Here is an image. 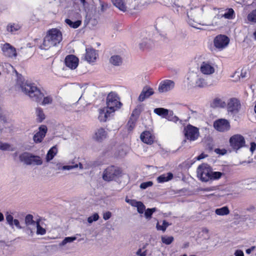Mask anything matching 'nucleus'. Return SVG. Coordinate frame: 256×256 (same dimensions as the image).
<instances>
[{"label": "nucleus", "instance_id": "de8ad7c7", "mask_svg": "<svg viewBox=\"0 0 256 256\" xmlns=\"http://www.w3.org/2000/svg\"><path fill=\"white\" fill-rule=\"evenodd\" d=\"M99 218V216L98 213H94L92 216L88 218V222L90 224H92L94 222L98 220Z\"/></svg>", "mask_w": 256, "mask_h": 256}, {"label": "nucleus", "instance_id": "8fccbe9b", "mask_svg": "<svg viewBox=\"0 0 256 256\" xmlns=\"http://www.w3.org/2000/svg\"><path fill=\"white\" fill-rule=\"evenodd\" d=\"M167 120L170 121L174 122H176L178 121L179 120V118L178 117H177L176 116H174V113L172 111H170V114L168 116Z\"/></svg>", "mask_w": 256, "mask_h": 256}, {"label": "nucleus", "instance_id": "bf43d9fd", "mask_svg": "<svg viewBox=\"0 0 256 256\" xmlns=\"http://www.w3.org/2000/svg\"><path fill=\"white\" fill-rule=\"evenodd\" d=\"M256 150V144L254 142L250 143V151L252 153Z\"/></svg>", "mask_w": 256, "mask_h": 256}, {"label": "nucleus", "instance_id": "ea45409f", "mask_svg": "<svg viewBox=\"0 0 256 256\" xmlns=\"http://www.w3.org/2000/svg\"><path fill=\"white\" fill-rule=\"evenodd\" d=\"M161 240L162 243L169 245L171 244L174 240V238L172 236H162Z\"/></svg>", "mask_w": 256, "mask_h": 256}, {"label": "nucleus", "instance_id": "37998d69", "mask_svg": "<svg viewBox=\"0 0 256 256\" xmlns=\"http://www.w3.org/2000/svg\"><path fill=\"white\" fill-rule=\"evenodd\" d=\"M0 150H2L13 151L14 148L8 143H3L0 141Z\"/></svg>", "mask_w": 256, "mask_h": 256}, {"label": "nucleus", "instance_id": "f3484780", "mask_svg": "<svg viewBox=\"0 0 256 256\" xmlns=\"http://www.w3.org/2000/svg\"><path fill=\"white\" fill-rule=\"evenodd\" d=\"M78 58L74 55H68L66 57L65 64L72 70L76 69L78 64Z\"/></svg>", "mask_w": 256, "mask_h": 256}, {"label": "nucleus", "instance_id": "a211bd4d", "mask_svg": "<svg viewBox=\"0 0 256 256\" xmlns=\"http://www.w3.org/2000/svg\"><path fill=\"white\" fill-rule=\"evenodd\" d=\"M114 112H111V110L108 107H105L99 110L98 120L100 122H105L110 116Z\"/></svg>", "mask_w": 256, "mask_h": 256}, {"label": "nucleus", "instance_id": "6ab92c4d", "mask_svg": "<svg viewBox=\"0 0 256 256\" xmlns=\"http://www.w3.org/2000/svg\"><path fill=\"white\" fill-rule=\"evenodd\" d=\"M86 50L85 60L90 63L94 62L98 56L96 50L92 48H86Z\"/></svg>", "mask_w": 256, "mask_h": 256}, {"label": "nucleus", "instance_id": "f03ea898", "mask_svg": "<svg viewBox=\"0 0 256 256\" xmlns=\"http://www.w3.org/2000/svg\"><path fill=\"white\" fill-rule=\"evenodd\" d=\"M62 40V34L59 30L57 28L50 29L47 32L40 48L42 50H48L52 46H56Z\"/></svg>", "mask_w": 256, "mask_h": 256}, {"label": "nucleus", "instance_id": "4c0bfd02", "mask_svg": "<svg viewBox=\"0 0 256 256\" xmlns=\"http://www.w3.org/2000/svg\"><path fill=\"white\" fill-rule=\"evenodd\" d=\"M196 86L200 88H204L208 86L206 81L203 78H198L196 82Z\"/></svg>", "mask_w": 256, "mask_h": 256}, {"label": "nucleus", "instance_id": "39448f33", "mask_svg": "<svg viewBox=\"0 0 256 256\" xmlns=\"http://www.w3.org/2000/svg\"><path fill=\"white\" fill-rule=\"evenodd\" d=\"M121 174V170L118 167L111 166L108 167L104 172L102 178L108 182L112 180L119 176Z\"/></svg>", "mask_w": 256, "mask_h": 256}, {"label": "nucleus", "instance_id": "603ef678", "mask_svg": "<svg viewBox=\"0 0 256 256\" xmlns=\"http://www.w3.org/2000/svg\"><path fill=\"white\" fill-rule=\"evenodd\" d=\"M140 114V110L139 108H135L132 112L130 118H136V120L138 118V116Z\"/></svg>", "mask_w": 256, "mask_h": 256}, {"label": "nucleus", "instance_id": "dca6fc26", "mask_svg": "<svg viewBox=\"0 0 256 256\" xmlns=\"http://www.w3.org/2000/svg\"><path fill=\"white\" fill-rule=\"evenodd\" d=\"M214 128L220 132H225L230 128V124L228 120L224 119H220L214 122Z\"/></svg>", "mask_w": 256, "mask_h": 256}, {"label": "nucleus", "instance_id": "a878e982", "mask_svg": "<svg viewBox=\"0 0 256 256\" xmlns=\"http://www.w3.org/2000/svg\"><path fill=\"white\" fill-rule=\"evenodd\" d=\"M56 168L55 169L56 170H71L74 168H78V165H73V166H64L63 164L61 162H57L55 164Z\"/></svg>", "mask_w": 256, "mask_h": 256}, {"label": "nucleus", "instance_id": "0eeeda50", "mask_svg": "<svg viewBox=\"0 0 256 256\" xmlns=\"http://www.w3.org/2000/svg\"><path fill=\"white\" fill-rule=\"evenodd\" d=\"M184 132L185 138L190 141L196 140L200 136L199 129L190 124L184 127Z\"/></svg>", "mask_w": 256, "mask_h": 256}, {"label": "nucleus", "instance_id": "f8f14e48", "mask_svg": "<svg viewBox=\"0 0 256 256\" xmlns=\"http://www.w3.org/2000/svg\"><path fill=\"white\" fill-rule=\"evenodd\" d=\"M174 82L170 80L162 81L158 86V90L160 92H166L173 89L174 87Z\"/></svg>", "mask_w": 256, "mask_h": 256}, {"label": "nucleus", "instance_id": "4d7b16f0", "mask_svg": "<svg viewBox=\"0 0 256 256\" xmlns=\"http://www.w3.org/2000/svg\"><path fill=\"white\" fill-rule=\"evenodd\" d=\"M14 225L18 228H19V229L22 228V227L20 226V222L18 220L14 219L13 220V226Z\"/></svg>", "mask_w": 256, "mask_h": 256}, {"label": "nucleus", "instance_id": "e2e57ef3", "mask_svg": "<svg viewBox=\"0 0 256 256\" xmlns=\"http://www.w3.org/2000/svg\"><path fill=\"white\" fill-rule=\"evenodd\" d=\"M136 0H134V2H136ZM140 2L142 5H144L145 4H147L151 2V0H140Z\"/></svg>", "mask_w": 256, "mask_h": 256}, {"label": "nucleus", "instance_id": "5701e85b", "mask_svg": "<svg viewBox=\"0 0 256 256\" xmlns=\"http://www.w3.org/2000/svg\"><path fill=\"white\" fill-rule=\"evenodd\" d=\"M114 5L118 8L122 12H126L127 8L132 9L135 8L134 6H128L124 4L122 0H112Z\"/></svg>", "mask_w": 256, "mask_h": 256}, {"label": "nucleus", "instance_id": "f704fd0d", "mask_svg": "<svg viewBox=\"0 0 256 256\" xmlns=\"http://www.w3.org/2000/svg\"><path fill=\"white\" fill-rule=\"evenodd\" d=\"M36 228V233L38 235H44L46 233V230L45 228H42L40 224V221H38L36 225L33 228L34 233V232L35 229Z\"/></svg>", "mask_w": 256, "mask_h": 256}, {"label": "nucleus", "instance_id": "aec40b11", "mask_svg": "<svg viewBox=\"0 0 256 256\" xmlns=\"http://www.w3.org/2000/svg\"><path fill=\"white\" fill-rule=\"evenodd\" d=\"M154 94V92L152 88L148 86L144 87L138 96V100L140 102H143Z\"/></svg>", "mask_w": 256, "mask_h": 256}, {"label": "nucleus", "instance_id": "ddd939ff", "mask_svg": "<svg viewBox=\"0 0 256 256\" xmlns=\"http://www.w3.org/2000/svg\"><path fill=\"white\" fill-rule=\"evenodd\" d=\"M200 72L205 75H210L215 72L214 64L208 62H204L200 66Z\"/></svg>", "mask_w": 256, "mask_h": 256}, {"label": "nucleus", "instance_id": "20e7f679", "mask_svg": "<svg viewBox=\"0 0 256 256\" xmlns=\"http://www.w3.org/2000/svg\"><path fill=\"white\" fill-rule=\"evenodd\" d=\"M122 105L117 94L114 92H110L106 98V107L111 110V112H115L120 108Z\"/></svg>", "mask_w": 256, "mask_h": 256}, {"label": "nucleus", "instance_id": "0e129e2a", "mask_svg": "<svg viewBox=\"0 0 256 256\" xmlns=\"http://www.w3.org/2000/svg\"><path fill=\"white\" fill-rule=\"evenodd\" d=\"M207 156V155L206 154H201L200 156H198V157H197V160H200L202 159H203L205 158H206Z\"/></svg>", "mask_w": 256, "mask_h": 256}, {"label": "nucleus", "instance_id": "2f4dec72", "mask_svg": "<svg viewBox=\"0 0 256 256\" xmlns=\"http://www.w3.org/2000/svg\"><path fill=\"white\" fill-rule=\"evenodd\" d=\"M21 26L18 24L10 23L7 26L6 30L8 32L14 33L19 30Z\"/></svg>", "mask_w": 256, "mask_h": 256}, {"label": "nucleus", "instance_id": "c756f323", "mask_svg": "<svg viewBox=\"0 0 256 256\" xmlns=\"http://www.w3.org/2000/svg\"><path fill=\"white\" fill-rule=\"evenodd\" d=\"M122 58L120 56H112L110 58V62L114 66H120L122 64Z\"/></svg>", "mask_w": 256, "mask_h": 256}, {"label": "nucleus", "instance_id": "3c124183", "mask_svg": "<svg viewBox=\"0 0 256 256\" xmlns=\"http://www.w3.org/2000/svg\"><path fill=\"white\" fill-rule=\"evenodd\" d=\"M153 182L151 181L142 182L140 185V188L142 189H146L148 187L152 186Z\"/></svg>", "mask_w": 256, "mask_h": 256}, {"label": "nucleus", "instance_id": "6e6552de", "mask_svg": "<svg viewBox=\"0 0 256 256\" xmlns=\"http://www.w3.org/2000/svg\"><path fill=\"white\" fill-rule=\"evenodd\" d=\"M226 106L229 113L236 114L239 112L241 108V104L239 100L232 98L228 100Z\"/></svg>", "mask_w": 256, "mask_h": 256}, {"label": "nucleus", "instance_id": "680f3d73", "mask_svg": "<svg viewBox=\"0 0 256 256\" xmlns=\"http://www.w3.org/2000/svg\"><path fill=\"white\" fill-rule=\"evenodd\" d=\"M214 187H209V188H202L201 190L204 192H211L215 190Z\"/></svg>", "mask_w": 256, "mask_h": 256}, {"label": "nucleus", "instance_id": "13d9d810", "mask_svg": "<svg viewBox=\"0 0 256 256\" xmlns=\"http://www.w3.org/2000/svg\"><path fill=\"white\" fill-rule=\"evenodd\" d=\"M130 202V205L136 208L140 202H138L136 200H132Z\"/></svg>", "mask_w": 256, "mask_h": 256}, {"label": "nucleus", "instance_id": "774afa93", "mask_svg": "<svg viewBox=\"0 0 256 256\" xmlns=\"http://www.w3.org/2000/svg\"><path fill=\"white\" fill-rule=\"evenodd\" d=\"M202 232L205 234H208V230L206 228H204L202 229Z\"/></svg>", "mask_w": 256, "mask_h": 256}, {"label": "nucleus", "instance_id": "72a5a7b5", "mask_svg": "<svg viewBox=\"0 0 256 256\" xmlns=\"http://www.w3.org/2000/svg\"><path fill=\"white\" fill-rule=\"evenodd\" d=\"M36 114L37 116V120L38 122H40L45 119V114L41 108H36Z\"/></svg>", "mask_w": 256, "mask_h": 256}, {"label": "nucleus", "instance_id": "f257e3e1", "mask_svg": "<svg viewBox=\"0 0 256 256\" xmlns=\"http://www.w3.org/2000/svg\"><path fill=\"white\" fill-rule=\"evenodd\" d=\"M20 87L22 91L28 96L32 100L36 102H41V104L42 106L52 104L53 102L52 96H48L44 97V94L40 90L34 83L24 82L20 84Z\"/></svg>", "mask_w": 256, "mask_h": 256}, {"label": "nucleus", "instance_id": "bb28decb", "mask_svg": "<svg viewBox=\"0 0 256 256\" xmlns=\"http://www.w3.org/2000/svg\"><path fill=\"white\" fill-rule=\"evenodd\" d=\"M246 24H256V8L248 14L246 19Z\"/></svg>", "mask_w": 256, "mask_h": 256}, {"label": "nucleus", "instance_id": "9d476101", "mask_svg": "<svg viewBox=\"0 0 256 256\" xmlns=\"http://www.w3.org/2000/svg\"><path fill=\"white\" fill-rule=\"evenodd\" d=\"M230 40L228 36L220 34L217 36L214 39V46L222 50L228 44Z\"/></svg>", "mask_w": 256, "mask_h": 256}, {"label": "nucleus", "instance_id": "cd10ccee", "mask_svg": "<svg viewBox=\"0 0 256 256\" xmlns=\"http://www.w3.org/2000/svg\"><path fill=\"white\" fill-rule=\"evenodd\" d=\"M58 152V148L56 146H52L48 151L46 156V160L49 162L52 160Z\"/></svg>", "mask_w": 256, "mask_h": 256}, {"label": "nucleus", "instance_id": "c85d7f7f", "mask_svg": "<svg viewBox=\"0 0 256 256\" xmlns=\"http://www.w3.org/2000/svg\"><path fill=\"white\" fill-rule=\"evenodd\" d=\"M64 21L68 25L73 28H78L81 25L82 22V20H76V21H72L69 19H66Z\"/></svg>", "mask_w": 256, "mask_h": 256}, {"label": "nucleus", "instance_id": "412c9836", "mask_svg": "<svg viewBox=\"0 0 256 256\" xmlns=\"http://www.w3.org/2000/svg\"><path fill=\"white\" fill-rule=\"evenodd\" d=\"M108 134L104 128H99L96 130L94 138L98 142H102L106 138Z\"/></svg>", "mask_w": 256, "mask_h": 256}, {"label": "nucleus", "instance_id": "5fc2aeb1", "mask_svg": "<svg viewBox=\"0 0 256 256\" xmlns=\"http://www.w3.org/2000/svg\"><path fill=\"white\" fill-rule=\"evenodd\" d=\"M136 208L138 212L140 214H143L145 210L146 206H144V204L140 202L138 205V206L136 207Z\"/></svg>", "mask_w": 256, "mask_h": 256}, {"label": "nucleus", "instance_id": "4468645a", "mask_svg": "<svg viewBox=\"0 0 256 256\" xmlns=\"http://www.w3.org/2000/svg\"><path fill=\"white\" fill-rule=\"evenodd\" d=\"M48 128L45 125H42L38 128V131L33 136V140L36 143L41 142L47 132Z\"/></svg>", "mask_w": 256, "mask_h": 256}, {"label": "nucleus", "instance_id": "09e8293b", "mask_svg": "<svg viewBox=\"0 0 256 256\" xmlns=\"http://www.w3.org/2000/svg\"><path fill=\"white\" fill-rule=\"evenodd\" d=\"M6 220L8 224L12 227H13V220L14 218L10 214H7L6 217Z\"/></svg>", "mask_w": 256, "mask_h": 256}, {"label": "nucleus", "instance_id": "49530a36", "mask_svg": "<svg viewBox=\"0 0 256 256\" xmlns=\"http://www.w3.org/2000/svg\"><path fill=\"white\" fill-rule=\"evenodd\" d=\"M150 41L147 38L144 40L139 44L140 48L142 50H144L145 48H148V44H150Z\"/></svg>", "mask_w": 256, "mask_h": 256}, {"label": "nucleus", "instance_id": "1a4fd4ad", "mask_svg": "<svg viewBox=\"0 0 256 256\" xmlns=\"http://www.w3.org/2000/svg\"><path fill=\"white\" fill-rule=\"evenodd\" d=\"M230 146L236 150L246 146V142L244 137L239 134L232 136L230 139Z\"/></svg>", "mask_w": 256, "mask_h": 256}, {"label": "nucleus", "instance_id": "4be33fe9", "mask_svg": "<svg viewBox=\"0 0 256 256\" xmlns=\"http://www.w3.org/2000/svg\"><path fill=\"white\" fill-rule=\"evenodd\" d=\"M141 140L147 144H152L154 142V138L151 133L148 131L144 132L140 135Z\"/></svg>", "mask_w": 256, "mask_h": 256}, {"label": "nucleus", "instance_id": "423d86ee", "mask_svg": "<svg viewBox=\"0 0 256 256\" xmlns=\"http://www.w3.org/2000/svg\"><path fill=\"white\" fill-rule=\"evenodd\" d=\"M212 168L206 164H202L199 166L197 169V175L203 182H208L210 178Z\"/></svg>", "mask_w": 256, "mask_h": 256}, {"label": "nucleus", "instance_id": "7c9ffc66", "mask_svg": "<svg viewBox=\"0 0 256 256\" xmlns=\"http://www.w3.org/2000/svg\"><path fill=\"white\" fill-rule=\"evenodd\" d=\"M215 213L218 216H226L230 214V210L228 206H225L221 208H216Z\"/></svg>", "mask_w": 256, "mask_h": 256}, {"label": "nucleus", "instance_id": "473e14b6", "mask_svg": "<svg viewBox=\"0 0 256 256\" xmlns=\"http://www.w3.org/2000/svg\"><path fill=\"white\" fill-rule=\"evenodd\" d=\"M212 105L214 107L224 108L226 106V103L222 99L216 98L214 100Z\"/></svg>", "mask_w": 256, "mask_h": 256}, {"label": "nucleus", "instance_id": "e433bc0d", "mask_svg": "<svg viewBox=\"0 0 256 256\" xmlns=\"http://www.w3.org/2000/svg\"><path fill=\"white\" fill-rule=\"evenodd\" d=\"M68 18L72 21H76V20H82V16L78 12H71L68 14Z\"/></svg>", "mask_w": 256, "mask_h": 256}, {"label": "nucleus", "instance_id": "2eb2a0df", "mask_svg": "<svg viewBox=\"0 0 256 256\" xmlns=\"http://www.w3.org/2000/svg\"><path fill=\"white\" fill-rule=\"evenodd\" d=\"M4 54L8 58H16L17 56L16 49L10 44L6 43L2 48Z\"/></svg>", "mask_w": 256, "mask_h": 256}, {"label": "nucleus", "instance_id": "7ed1b4c3", "mask_svg": "<svg viewBox=\"0 0 256 256\" xmlns=\"http://www.w3.org/2000/svg\"><path fill=\"white\" fill-rule=\"evenodd\" d=\"M20 160L26 165H41L42 160L40 156L28 152H24L19 156Z\"/></svg>", "mask_w": 256, "mask_h": 256}, {"label": "nucleus", "instance_id": "864d4df0", "mask_svg": "<svg viewBox=\"0 0 256 256\" xmlns=\"http://www.w3.org/2000/svg\"><path fill=\"white\" fill-rule=\"evenodd\" d=\"M136 255L138 256H146L147 254V250L142 248H139L136 252Z\"/></svg>", "mask_w": 256, "mask_h": 256}, {"label": "nucleus", "instance_id": "a19ab883", "mask_svg": "<svg viewBox=\"0 0 256 256\" xmlns=\"http://www.w3.org/2000/svg\"><path fill=\"white\" fill-rule=\"evenodd\" d=\"M136 120H136V118H130L127 124L128 130V131H132L134 128Z\"/></svg>", "mask_w": 256, "mask_h": 256}, {"label": "nucleus", "instance_id": "a18cd8bd", "mask_svg": "<svg viewBox=\"0 0 256 256\" xmlns=\"http://www.w3.org/2000/svg\"><path fill=\"white\" fill-rule=\"evenodd\" d=\"M234 12L232 8L228 9L224 14V17L228 19H232L234 18Z\"/></svg>", "mask_w": 256, "mask_h": 256}, {"label": "nucleus", "instance_id": "c9c22d12", "mask_svg": "<svg viewBox=\"0 0 256 256\" xmlns=\"http://www.w3.org/2000/svg\"><path fill=\"white\" fill-rule=\"evenodd\" d=\"M170 225V224H169L166 220H162V225H160L159 222H158L156 224V228L158 230H162L163 232H164L166 229V228Z\"/></svg>", "mask_w": 256, "mask_h": 256}, {"label": "nucleus", "instance_id": "338daca9", "mask_svg": "<svg viewBox=\"0 0 256 256\" xmlns=\"http://www.w3.org/2000/svg\"><path fill=\"white\" fill-rule=\"evenodd\" d=\"M81 3L84 6H87L88 5V3L86 1V0H80Z\"/></svg>", "mask_w": 256, "mask_h": 256}, {"label": "nucleus", "instance_id": "b1692460", "mask_svg": "<svg viewBox=\"0 0 256 256\" xmlns=\"http://www.w3.org/2000/svg\"><path fill=\"white\" fill-rule=\"evenodd\" d=\"M171 110L164 108H156L154 112L156 114L161 116L162 118H168Z\"/></svg>", "mask_w": 256, "mask_h": 256}, {"label": "nucleus", "instance_id": "69168bd1", "mask_svg": "<svg viewBox=\"0 0 256 256\" xmlns=\"http://www.w3.org/2000/svg\"><path fill=\"white\" fill-rule=\"evenodd\" d=\"M70 164H72L70 166L76 165V164H74V162L73 161L72 162H70ZM78 166H79L80 169L83 168L82 164L81 163L79 162L78 164Z\"/></svg>", "mask_w": 256, "mask_h": 256}, {"label": "nucleus", "instance_id": "393cba45", "mask_svg": "<svg viewBox=\"0 0 256 256\" xmlns=\"http://www.w3.org/2000/svg\"><path fill=\"white\" fill-rule=\"evenodd\" d=\"M173 178V174L172 172H168L160 176L157 178L158 183H163L171 180Z\"/></svg>", "mask_w": 256, "mask_h": 256}, {"label": "nucleus", "instance_id": "9b49d317", "mask_svg": "<svg viewBox=\"0 0 256 256\" xmlns=\"http://www.w3.org/2000/svg\"><path fill=\"white\" fill-rule=\"evenodd\" d=\"M38 221L34 220L33 216L32 214H28L26 216L25 218V224L26 226V232L29 236H32L34 235L33 228L36 225Z\"/></svg>", "mask_w": 256, "mask_h": 256}, {"label": "nucleus", "instance_id": "c03bdc74", "mask_svg": "<svg viewBox=\"0 0 256 256\" xmlns=\"http://www.w3.org/2000/svg\"><path fill=\"white\" fill-rule=\"evenodd\" d=\"M156 210V208H148L144 212V216L146 219L150 220L152 218V214Z\"/></svg>", "mask_w": 256, "mask_h": 256}, {"label": "nucleus", "instance_id": "58836bf2", "mask_svg": "<svg viewBox=\"0 0 256 256\" xmlns=\"http://www.w3.org/2000/svg\"><path fill=\"white\" fill-rule=\"evenodd\" d=\"M76 238L75 236L66 237L60 243L59 246H64L68 243H71L74 240H76Z\"/></svg>", "mask_w": 256, "mask_h": 256}, {"label": "nucleus", "instance_id": "6e6d98bb", "mask_svg": "<svg viewBox=\"0 0 256 256\" xmlns=\"http://www.w3.org/2000/svg\"><path fill=\"white\" fill-rule=\"evenodd\" d=\"M112 216V212L108 211L103 214V218L104 220H108L110 219Z\"/></svg>", "mask_w": 256, "mask_h": 256}, {"label": "nucleus", "instance_id": "052dcab7", "mask_svg": "<svg viewBox=\"0 0 256 256\" xmlns=\"http://www.w3.org/2000/svg\"><path fill=\"white\" fill-rule=\"evenodd\" d=\"M235 256H244V254L242 250H238L234 252Z\"/></svg>", "mask_w": 256, "mask_h": 256}, {"label": "nucleus", "instance_id": "79ce46f5", "mask_svg": "<svg viewBox=\"0 0 256 256\" xmlns=\"http://www.w3.org/2000/svg\"><path fill=\"white\" fill-rule=\"evenodd\" d=\"M222 173L219 172H212L211 170L210 180H215L219 179L222 176Z\"/></svg>", "mask_w": 256, "mask_h": 256}]
</instances>
